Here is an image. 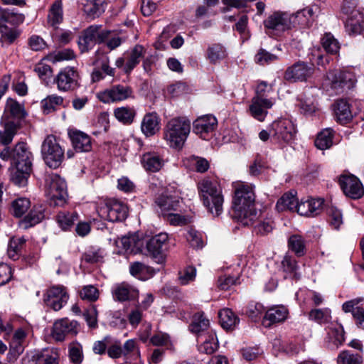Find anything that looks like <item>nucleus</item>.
Listing matches in <instances>:
<instances>
[{
  "label": "nucleus",
  "instance_id": "nucleus-1",
  "mask_svg": "<svg viewBox=\"0 0 364 364\" xmlns=\"http://www.w3.org/2000/svg\"><path fill=\"white\" fill-rule=\"evenodd\" d=\"M255 186L250 183L235 186L232 200L233 218L243 226H250L259 218L260 212L255 208Z\"/></svg>",
  "mask_w": 364,
  "mask_h": 364
},
{
  "label": "nucleus",
  "instance_id": "nucleus-2",
  "mask_svg": "<svg viewBox=\"0 0 364 364\" xmlns=\"http://www.w3.org/2000/svg\"><path fill=\"white\" fill-rule=\"evenodd\" d=\"M199 196L207 210L214 216L223 211L224 197L222 189L216 181L204 178L198 184Z\"/></svg>",
  "mask_w": 364,
  "mask_h": 364
},
{
  "label": "nucleus",
  "instance_id": "nucleus-3",
  "mask_svg": "<svg viewBox=\"0 0 364 364\" xmlns=\"http://www.w3.org/2000/svg\"><path fill=\"white\" fill-rule=\"evenodd\" d=\"M191 131V122L186 117L171 119L165 127L164 139L170 147L181 149Z\"/></svg>",
  "mask_w": 364,
  "mask_h": 364
},
{
  "label": "nucleus",
  "instance_id": "nucleus-4",
  "mask_svg": "<svg viewBox=\"0 0 364 364\" xmlns=\"http://www.w3.org/2000/svg\"><path fill=\"white\" fill-rule=\"evenodd\" d=\"M46 193L54 205H63L68 197L65 180L58 174L51 173L46 176Z\"/></svg>",
  "mask_w": 364,
  "mask_h": 364
},
{
  "label": "nucleus",
  "instance_id": "nucleus-5",
  "mask_svg": "<svg viewBox=\"0 0 364 364\" xmlns=\"http://www.w3.org/2000/svg\"><path fill=\"white\" fill-rule=\"evenodd\" d=\"M41 154L46 164L50 168H56L63 162L65 156L62 149L54 135H48L42 143Z\"/></svg>",
  "mask_w": 364,
  "mask_h": 364
},
{
  "label": "nucleus",
  "instance_id": "nucleus-6",
  "mask_svg": "<svg viewBox=\"0 0 364 364\" xmlns=\"http://www.w3.org/2000/svg\"><path fill=\"white\" fill-rule=\"evenodd\" d=\"M131 87L124 85H114L96 94L97 98L105 104L116 103L134 97Z\"/></svg>",
  "mask_w": 364,
  "mask_h": 364
},
{
  "label": "nucleus",
  "instance_id": "nucleus-7",
  "mask_svg": "<svg viewBox=\"0 0 364 364\" xmlns=\"http://www.w3.org/2000/svg\"><path fill=\"white\" fill-rule=\"evenodd\" d=\"M109 35L110 31L102 29L101 26L92 25L87 28L80 36L79 48L82 52L87 51L95 44L105 41Z\"/></svg>",
  "mask_w": 364,
  "mask_h": 364
},
{
  "label": "nucleus",
  "instance_id": "nucleus-8",
  "mask_svg": "<svg viewBox=\"0 0 364 364\" xmlns=\"http://www.w3.org/2000/svg\"><path fill=\"white\" fill-rule=\"evenodd\" d=\"M272 137L279 144H290L294 139L296 129L287 119H280L271 124Z\"/></svg>",
  "mask_w": 364,
  "mask_h": 364
},
{
  "label": "nucleus",
  "instance_id": "nucleus-9",
  "mask_svg": "<svg viewBox=\"0 0 364 364\" xmlns=\"http://www.w3.org/2000/svg\"><path fill=\"white\" fill-rule=\"evenodd\" d=\"M267 33L279 36L292 27L291 14L276 11L269 15L264 21Z\"/></svg>",
  "mask_w": 364,
  "mask_h": 364
},
{
  "label": "nucleus",
  "instance_id": "nucleus-10",
  "mask_svg": "<svg viewBox=\"0 0 364 364\" xmlns=\"http://www.w3.org/2000/svg\"><path fill=\"white\" fill-rule=\"evenodd\" d=\"M98 215L102 218L109 222H119L124 220L128 214L127 206L122 202L112 200L97 210Z\"/></svg>",
  "mask_w": 364,
  "mask_h": 364
},
{
  "label": "nucleus",
  "instance_id": "nucleus-11",
  "mask_svg": "<svg viewBox=\"0 0 364 364\" xmlns=\"http://www.w3.org/2000/svg\"><path fill=\"white\" fill-rule=\"evenodd\" d=\"M28 331L23 328H18L7 336L9 341V350L8 353V360L9 362H14L20 355L24 351Z\"/></svg>",
  "mask_w": 364,
  "mask_h": 364
},
{
  "label": "nucleus",
  "instance_id": "nucleus-12",
  "mask_svg": "<svg viewBox=\"0 0 364 364\" xmlns=\"http://www.w3.org/2000/svg\"><path fill=\"white\" fill-rule=\"evenodd\" d=\"M69 299L66 288L63 285H55L48 288L43 296L46 305L55 311L60 310Z\"/></svg>",
  "mask_w": 364,
  "mask_h": 364
},
{
  "label": "nucleus",
  "instance_id": "nucleus-13",
  "mask_svg": "<svg viewBox=\"0 0 364 364\" xmlns=\"http://www.w3.org/2000/svg\"><path fill=\"white\" fill-rule=\"evenodd\" d=\"M327 80L336 92H340L353 87L356 78L350 71L335 70L327 74Z\"/></svg>",
  "mask_w": 364,
  "mask_h": 364
},
{
  "label": "nucleus",
  "instance_id": "nucleus-14",
  "mask_svg": "<svg viewBox=\"0 0 364 364\" xmlns=\"http://www.w3.org/2000/svg\"><path fill=\"white\" fill-rule=\"evenodd\" d=\"M168 241V235L161 232L151 237L147 242L146 250L147 254L159 264L164 261V246Z\"/></svg>",
  "mask_w": 364,
  "mask_h": 364
},
{
  "label": "nucleus",
  "instance_id": "nucleus-15",
  "mask_svg": "<svg viewBox=\"0 0 364 364\" xmlns=\"http://www.w3.org/2000/svg\"><path fill=\"white\" fill-rule=\"evenodd\" d=\"M343 13L348 16L345 25L346 33L349 36L360 34L363 30L364 12L360 10L350 11L346 3L343 7Z\"/></svg>",
  "mask_w": 364,
  "mask_h": 364
},
{
  "label": "nucleus",
  "instance_id": "nucleus-16",
  "mask_svg": "<svg viewBox=\"0 0 364 364\" xmlns=\"http://www.w3.org/2000/svg\"><path fill=\"white\" fill-rule=\"evenodd\" d=\"M314 72L313 64L308 65L305 63H298L287 68L284 74V78L290 82L306 81L311 77Z\"/></svg>",
  "mask_w": 364,
  "mask_h": 364
},
{
  "label": "nucleus",
  "instance_id": "nucleus-17",
  "mask_svg": "<svg viewBox=\"0 0 364 364\" xmlns=\"http://www.w3.org/2000/svg\"><path fill=\"white\" fill-rule=\"evenodd\" d=\"M78 323L76 321H70L68 318L56 321L53 327L52 336L57 341H63L69 334L77 333Z\"/></svg>",
  "mask_w": 364,
  "mask_h": 364
},
{
  "label": "nucleus",
  "instance_id": "nucleus-18",
  "mask_svg": "<svg viewBox=\"0 0 364 364\" xmlns=\"http://www.w3.org/2000/svg\"><path fill=\"white\" fill-rule=\"evenodd\" d=\"M340 186L346 196L357 199L364 193L362 183L354 176H343L339 179Z\"/></svg>",
  "mask_w": 364,
  "mask_h": 364
},
{
  "label": "nucleus",
  "instance_id": "nucleus-19",
  "mask_svg": "<svg viewBox=\"0 0 364 364\" xmlns=\"http://www.w3.org/2000/svg\"><path fill=\"white\" fill-rule=\"evenodd\" d=\"M28 356L35 364H58L60 359L59 350L54 348L34 350Z\"/></svg>",
  "mask_w": 364,
  "mask_h": 364
},
{
  "label": "nucleus",
  "instance_id": "nucleus-20",
  "mask_svg": "<svg viewBox=\"0 0 364 364\" xmlns=\"http://www.w3.org/2000/svg\"><path fill=\"white\" fill-rule=\"evenodd\" d=\"M54 80L60 91L74 90L77 85V73L73 68H66L58 74Z\"/></svg>",
  "mask_w": 364,
  "mask_h": 364
},
{
  "label": "nucleus",
  "instance_id": "nucleus-21",
  "mask_svg": "<svg viewBox=\"0 0 364 364\" xmlns=\"http://www.w3.org/2000/svg\"><path fill=\"white\" fill-rule=\"evenodd\" d=\"M181 203L179 195L176 192L174 195H171L168 189L156 200V203L164 215L171 211H177L181 206Z\"/></svg>",
  "mask_w": 364,
  "mask_h": 364
},
{
  "label": "nucleus",
  "instance_id": "nucleus-22",
  "mask_svg": "<svg viewBox=\"0 0 364 364\" xmlns=\"http://www.w3.org/2000/svg\"><path fill=\"white\" fill-rule=\"evenodd\" d=\"M68 136L76 151L89 152L92 150V139L87 134L77 129H69Z\"/></svg>",
  "mask_w": 364,
  "mask_h": 364
},
{
  "label": "nucleus",
  "instance_id": "nucleus-23",
  "mask_svg": "<svg viewBox=\"0 0 364 364\" xmlns=\"http://www.w3.org/2000/svg\"><path fill=\"white\" fill-rule=\"evenodd\" d=\"M363 299L357 298L344 302L342 305V310L345 313H350L356 326L364 329V308L360 303Z\"/></svg>",
  "mask_w": 364,
  "mask_h": 364
},
{
  "label": "nucleus",
  "instance_id": "nucleus-24",
  "mask_svg": "<svg viewBox=\"0 0 364 364\" xmlns=\"http://www.w3.org/2000/svg\"><path fill=\"white\" fill-rule=\"evenodd\" d=\"M216 126V118L211 114H207L198 117L193 122V132L202 139H206L207 135L213 132Z\"/></svg>",
  "mask_w": 364,
  "mask_h": 364
},
{
  "label": "nucleus",
  "instance_id": "nucleus-25",
  "mask_svg": "<svg viewBox=\"0 0 364 364\" xmlns=\"http://www.w3.org/2000/svg\"><path fill=\"white\" fill-rule=\"evenodd\" d=\"M274 104V100H259L252 97L249 111L252 117L259 122H263L267 115L268 109Z\"/></svg>",
  "mask_w": 364,
  "mask_h": 364
},
{
  "label": "nucleus",
  "instance_id": "nucleus-26",
  "mask_svg": "<svg viewBox=\"0 0 364 364\" xmlns=\"http://www.w3.org/2000/svg\"><path fill=\"white\" fill-rule=\"evenodd\" d=\"M318 11V6L317 5H313L298 11L294 14H291L292 26L296 25H299L302 27L309 26L314 21L315 15Z\"/></svg>",
  "mask_w": 364,
  "mask_h": 364
},
{
  "label": "nucleus",
  "instance_id": "nucleus-27",
  "mask_svg": "<svg viewBox=\"0 0 364 364\" xmlns=\"http://www.w3.org/2000/svg\"><path fill=\"white\" fill-rule=\"evenodd\" d=\"M33 155L28 150L26 144L19 142L12 149V161L14 166L21 164L22 166L32 167Z\"/></svg>",
  "mask_w": 364,
  "mask_h": 364
},
{
  "label": "nucleus",
  "instance_id": "nucleus-28",
  "mask_svg": "<svg viewBox=\"0 0 364 364\" xmlns=\"http://www.w3.org/2000/svg\"><path fill=\"white\" fill-rule=\"evenodd\" d=\"M323 204V200L321 198L301 200L297 205L296 212L301 215L314 217L321 213Z\"/></svg>",
  "mask_w": 364,
  "mask_h": 364
},
{
  "label": "nucleus",
  "instance_id": "nucleus-29",
  "mask_svg": "<svg viewBox=\"0 0 364 364\" xmlns=\"http://www.w3.org/2000/svg\"><path fill=\"white\" fill-rule=\"evenodd\" d=\"M289 314V311L283 305L274 306L269 308L265 313L262 320V324L265 327H269L274 323L284 321Z\"/></svg>",
  "mask_w": 364,
  "mask_h": 364
},
{
  "label": "nucleus",
  "instance_id": "nucleus-30",
  "mask_svg": "<svg viewBox=\"0 0 364 364\" xmlns=\"http://www.w3.org/2000/svg\"><path fill=\"white\" fill-rule=\"evenodd\" d=\"M82 10L87 17L92 19L101 16L106 9V0H80Z\"/></svg>",
  "mask_w": 364,
  "mask_h": 364
},
{
  "label": "nucleus",
  "instance_id": "nucleus-31",
  "mask_svg": "<svg viewBox=\"0 0 364 364\" xmlns=\"http://www.w3.org/2000/svg\"><path fill=\"white\" fill-rule=\"evenodd\" d=\"M146 49L141 45H136L130 50H127L125 54L126 63L124 67L125 73H130L133 69L140 63L141 60L144 57Z\"/></svg>",
  "mask_w": 364,
  "mask_h": 364
},
{
  "label": "nucleus",
  "instance_id": "nucleus-32",
  "mask_svg": "<svg viewBox=\"0 0 364 364\" xmlns=\"http://www.w3.org/2000/svg\"><path fill=\"white\" fill-rule=\"evenodd\" d=\"M112 292L114 299L121 302L134 299L138 296V291L126 282L114 285Z\"/></svg>",
  "mask_w": 364,
  "mask_h": 364
},
{
  "label": "nucleus",
  "instance_id": "nucleus-33",
  "mask_svg": "<svg viewBox=\"0 0 364 364\" xmlns=\"http://www.w3.org/2000/svg\"><path fill=\"white\" fill-rule=\"evenodd\" d=\"M198 350L205 354L213 353L218 348V341L215 333L210 331L206 334H201L197 338Z\"/></svg>",
  "mask_w": 364,
  "mask_h": 364
},
{
  "label": "nucleus",
  "instance_id": "nucleus-34",
  "mask_svg": "<svg viewBox=\"0 0 364 364\" xmlns=\"http://www.w3.org/2000/svg\"><path fill=\"white\" fill-rule=\"evenodd\" d=\"M141 164L146 171L157 172L164 166V159L157 152H147L144 154L141 157Z\"/></svg>",
  "mask_w": 364,
  "mask_h": 364
},
{
  "label": "nucleus",
  "instance_id": "nucleus-35",
  "mask_svg": "<svg viewBox=\"0 0 364 364\" xmlns=\"http://www.w3.org/2000/svg\"><path fill=\"white\" fill-rule=\"evenodd\" d=\"M141 129L146 136L154 135L160 129V118L156 112L147 113L141 123Z\"/></svg>",
  "mask_w": 364,
  "mask_h": 364
},
{
  "label": "nucleus",
  "instance_id": "nucleus-36",
  "mask_svg": "<svg viewBox=\"0 0 364 364\" xmlns=\"http://www.w3.org/2000/svg\"><path fill=\"white\" fill-rule=\"evenodd\" d=\"M26 115V112L23 105L16 100L9 98L6 100L4 108V117L9 119H21Z\"/></svg>",
  "mask_w": 364,
  "mask_h": 364
},
{
  "label": "nucleus",
  "instance_id": "nucleus-37",
  "mask_svg": "<svg viewBox=\"0 0 364 364\" xmlns=\"http://www.w3.org/2000/svg\"><path fill=\"white\" fill-rule=\"evenodd\" d=\"M32 167L22 166L21 164L14 166L10 170V179L16 186L24 187L28 183Z\"/></svg>",
  "mask_w": 364,
  "mask_h": 364
},
{
  "label": "nucleus",
  "instance_id": "nucleus-38",
  "mask_svg": "<svg viewBox=\"0 0 364 364\" xmlns=\"http://www.w3.org/2000/svg\"><path fill=\"white\" fill-rule=\"evenodd\" d=\"M334 112L336 119L342 124L350 122L353 118L350 105L345 100H338L334 105Z\"/></svg>",
  "mask_w": 364,
  "mask_h": 364
},
{
  "label": "nucleus",
  "instance_id": "nucleus-39",
  "mask_svg": "<svg viewBox=\"0 0 364 364\" xmlns=\"http://www.w3.org/2000/svg\"><path fill=\"white\" fill-rule=\"evenodd\" d=\"M281 269L284 273L285 278L299 279L301 274L299 267L296 259L288 255H286L281 262Z\"/></svg>",
  "mask_w": 364,
  "mask_h": 364
},
{
  "label": "nucleus",
  "instance_id": "nucleus-40",
  "mask_svg": "<svg viewBox=\"0 0 364 364\" xmlns=\"http://www.w3.org/2000/svg\"><path fill=\"white\" fill-rule=\"evenodd\" d=\"M210 321L207 318L203 313H197L193 317L192 322L189 326L190 331L198 336L201 334H206L208 331H210Z\"/></svg>",
  "mask_w": 364,
  "mask_h": 364
},
{
  "label": "nucleus",
  "instance_id": "nucleus-41",
  "mask_svg": "<svg viewBox=\"0 0 364 364\" xmlns=\"http://www.w3.org/2000/svg\"><path fill=\"white\" fill-rule=\"evenodd\" d=\"M297 198H296V192H289L284 193L277 201L276 208L278 211H284L289 210L291 211H297V205H299Z\"/></svg>",
  "mask_w": 364,
  "mask_h": 364
},
{
  "label": "nucleus",
  "instance_id": "nucleus-42",
  "mask_svg": "<svg viewBox=\"0 0 364 364\" xmlns=\"http://www.w3.org/2000/svg\"><path fill=\"white\" fill-rule=\"evenodd\" d=\"M139 240L134 235L123 236L115 240L116 246L118 247V252L120 254L127 252H134L136 250L139 248Z\"/></svg>",
  "mask_w": 364,
  "mask_h": 364
},
{
  "label": "nucleus",
  "instance_id": "nucleus-43",
  "mask_svg": "<svg viewBox=\"0 0 364 364\" xmlns=\"http://www.w3.org/2000/svg\"><path fill=\"white\" fill-rule=\"evenodd\" d=\"M24 16L14 10L0 7V27L6 26V23L16 25L22 23Z\"/></svg>",
  "mask_w": 364,
  "mask_h": 364
},
{
  "label": "nucleus",
  "instance_id": "nucleus-44",
  "mask_svg": "<svg viewBox=\"0 0 364 364\" xmlns=\"http://www.w3.org/2000/svg\"><path fill=\"white\" fill-rule=\"evenodd\" d=\"M328 334V347L331 349H337L345 340L343 328L341 325L331 328Z\"/></svg>",
  "mask_w": 364,
  "mask_h": 364
},
{
  "label": "nucleus",
  "instance_id": "nucleus-45",
  "mask_svg": "<svg viewBox=\"0 0 364 364\" xmlns=\"http://www.w3.org/2000/svg\"><path fill=\"white\" fill-rule=\"evenodd\" d=\"M31 208V201L28 198L19 197L13 200L11 203V213L16 218H21Z\"/></svg>",
  "mask_w": 364,
  "mask_h": 364
},
{
  "label": "nucleus",
  "instance_id": "nucleus-46",
  "mask_svg": "<svg viewBox=\"0 0 364 364\" xmlns=\"http://www.w3.org/2000/svg\"><path fill=\"white\" fill-rule=\"evenodd\" d=\"M220 323L223 328L233 329L240 321L239 318L230 309H223L218 313Z\"/></svg>",
  "mask_w": 364,
  "mask_h": 364
},
{
  "label": "nucleus",
  "instance_id": "nucleus-47",
  "mask_svg": "<svg viewBox=\"0 0 364 364\" xmlns=\"http://www.w3.org/2000/svg\"><path fill=\"white\" fill-rule=\"evenodd\" d=\"M18 124L13 121L4 123V129L0 130V144L7 146L11 143L18 130Z\"/></svg>",
  "mask_w": 364,
  "mask_h": 364
},
{
  "label": "nucleus",
  "instance_id": "nucleus-48",
  "mask_svg": "<svg viewBox=\"0 0 364 364\" xmlns=\"http://www.w3.org/2000/svg\"><path fill=\"white\" fill-rule=\"evenodd\" d=\"M333 134L334 132L331 128L321 130L315 140L316 146L321 150L329 149L333 145Z\"/></svg>",
  "mask_w": 364,
  "mask_h": 364
},
{
  "label": "nucleus",
  "instance_id": "nucleus-49",
  "mask_svg": "<svg viewBox=\"0 0 364 364\" xmlns=\"http://www.w3.org/2000/svg\"><path fill=\"white\" fill-rule=\"evenodd\" d=\"M63 19V4L61 1H55L49 9L48 22L53 26L56 27Z\"/></svg>",
  "mask_w": 364,
  "mask_h": 364
},
{
  "label": "nucleus",
  "instance_id": "nucleus-50",
  "mask_svg": "<svg viewBox=\"0 0 364 364\" xmlns=\"http://www.w3.org/2000/svg\"><path fill=\"white\" fill-rule=\"evenodd\" d=\"M113 114L115 118L124 124H131L136 114L134 108L124 106L115 108Z\"/></svg>",
  "mask_w": 364,
  "mask_h": 364
},
{
  "label": "nucleus",
  "instance_id": "nucleus-51",
  "mask_svg": "<svg viewBox=\"0 0 364 364\" xmlns=\"http://www.w3.org/2000/svg\"><path fill=\"white\" fill-rule=\"evenodd\" d=\"M45 217L44 210L41 205H34L28 214L25 216L23 223L26 228L39 223Z\"/></svg>",
  "mask_w": 364,
  "mask_h": 364
},
{
  "label": "nucleus",
  "instance_id": "nucleus-52",
  "mask_svg": "<svg viewBox=\"0 0 364 364\" xmlns=\"http://www.w3.org/2000/svg\"><path fill=\"white\" fill-rule=\"evenodd\" d=\"M63 98L57 95H50L43 99L41 102L43 113L49 114L55 111L58 107L62 105Z\"/></svg>",
  "mask_w": 364,
  "mask_h": 364
},
{
  "label": "nucleus",
  "instance_id": "nucleus-53",
  "mask_svg": "<svg viewBox=\"0 0 364 364\" xmlns=\"http://www.w3.org/2000/svg\"><path fill=\"white\" fill-rule=\"evenodd\" d=\"M225 48L220 44H213L207 50V57L210 63H217L225 58Z\"/></svg>",
  "mask_w": 364,
  "mask_h": 364
},
{
  "label": "nucleus",
  "instance_id": "nucleus-54",
  "mask_svg": "<svg viewBox=\"0 0 364 364\" xmlns=\"http://www.w3.org/2000/svg\"><path fill=\"white\" fill-rule=\"evenodd\" d=\"M77 219V214L75 213L60 212L56 215V221L59 227L67 230L70 228Z\"/></svg>",
  "mask_w": 364,
  "mask_h": 364
},
{
  "label": "nucleus",
  "instance_id": "nucleus-55",
  "mask_svg": "<svg viewBox=\"0 0 364 364\" xmlns=\"http://www.w3.org/2000/svg\"><path fill=\"white\" fill-rule=\"evenodd\" d=\"M363 358L360 353H353L349 350L341 351L337 358L338 364H362Z\"/></svg>",
  "mask_w": 364,
  "mask_h": 364
},
{
  "label": "nucleus",
  "instance_id": "nucleus-56",
  "mask_svg": "<svg viewBox=\"0 0 364 364\" xmlns=\"http://www.w3.org/2000/svg\"><path fill=\"white\" fill-rule=\"evenodd\" d=\"M289 248L295 252L297 256H302L305 253V243L303 237L299 235H293L288 240Z\"/></svg>",
  "mask_w": 364,
  "mask_h": 364
},
{
  "label": "nucleus",
  "instance_id": "nucleus-57",
  "mask_svg": "<svg viewBox=\"0 0 364 364\" xmlns=\"http://www.w3.org/2000/svg\"><path fill=\"white\" fill-rule=\"evenodd\" d=\"M321 44L325 50L331 54L337 53L340 49L338 41L330 33L324 34L321 39Z\"/></svg>",
  "mask_w": 364,
  "mask_h": 364
},
{
  "label": "nucleus",
  "instance_id": "nucleus-58",
  "mask_svg": "<svg viewBox=\"0 0 364 364\" xmlns=\"http://www.w3.org/2000/svg\"><path fill=\"white\" fill-rule=\"evenodd\" d=\"M331 313L329 309H313L309 313V318L319 323H327L331 319Z\"/></svg>",
  "mask_w": 364,
  "mask_h": 364
},
{
  "label": "nucleus",
  "instance_id": "nucleus-59",
  "mask_svg": "<svg viewBox=\"0 0 364 364\" xmlns=\"http://www.w3.org/2000/svg\"><path fill=\"white\" fill-rule=\"evenodd\" d=\"M130 274L140 279H145L146 274H152V270L141 262H136L131 264L129 267Z\"/></svg>",
  "mask_w": 364,
  "mask_h": 364
},
{
  "label": "nucleus",
  "instance_id": "nucleus-60",
  "mask_svg": "<svg viewBox=\"0 0 364 364\" xmlns=\"http://www.w3.org/2000/svg\"><path fill=\"white\" fill-rule=\"evenodd\" d=\"M264 311V306L259 302L251 301L247 306V315L254 321H257Z\"/></svg>",
  "mask_w": 364,
  "mask_h": 364
},
{
  "label": "nucleus",
  "instance_id": "nucleus-61",
  "mask_svg": "<svg viewBox=\"0 0 364 364\" xmlns=\"http://www.w3.org/2000/svg\"><path fill=\"white\" fill-rule=\"evenodd\" d=\"M69 357L74 364H80L83 360L82 346L77 342L69 346Z\"/></svg>",
  "mask_w": 364,
  "mask_h": 364
},
{
  "label": "nucleus",
  "instance_id": "nucleus-62",
  "mask_svg": "<svg viewBox=\"0 0 364 364\" xmlns=\"http://www.w3.org/2000/svg\"><path fill=\"white\" fill-rule=\"evenodd\" d=\"M196 277V269L193 266H188L180 271L178 281L181 284L186 285L194 281Z\"/></svg>",
  "mask_w": 364,
  "mask_h": 364
},
{
  "label": "nucleus",
  "instance_id": "nucleus-63",
  "mask_svg": "<svg viewBox=\"0 0 364 364\" xmlns=\"http://www.w3.org/2000/svg\"><path fill=\"white\" fill-rule=\"evenodd\" d=\"M103 251L99 248L92 247L84 253L82 258L87 263H97L103 259Z\"/></svg>",
  "mask_w": 364,
  "mask_h": 364
},
{
  "label": "nucleus",
  "instance_id": "nucleus-64",
  "mask_svg": "<svg viewBox=\"0 0 364 364\" xmlns=\"http://www.w3.org/2000/svg\"><path fill=\"white\" fill-rule=\"evenodd\" d=\"M80 296L83 300L95 301L99 298V291L92 285H87L83 287L80 292Z\"/></svg>",
  "mask_w": 364,
  "mask_h": 364
}]
</instances>
